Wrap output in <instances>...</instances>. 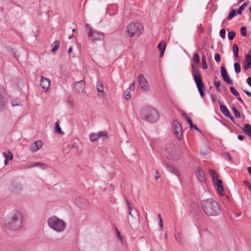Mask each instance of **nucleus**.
I'll list each match as a JSON object with an SVG mask.
<instances>
[{
    "label": "nucleus",
    "mask_w": 251,
    "mask_h": 251,
    "mask_svg": "<svg viewBox=\"0 0 251 251\" xmlns=\"http://www.w3.org/2000/svg\"><path fill=\"white\" fill-rule=\"evenodd\" d=\"M244 92L249 97H251V93L247 90H244Z\"/></svg>",
    "instance_id": "55"
},
{
    "label": "nucleus",
    "mask_w": 251,
    "mask_h": 251,
    "mask_svg": "<svg viewBox=\"0 0 251 251\" xmlns=\"http://www.w3.org/2000/svg\"><path fill=\"white\" fill-rule=\"evenodd\" d=\"M43 143L41 140H37L34 142L31 146L30 150L32 152H36L42 148Z\"/></svg>",
    "instance_id": "14"
},
{
    "label": "nucleus",
    "mask_w": 251,
    "mask_h": 251,
    "mask_svg": "<svg viewBox=\"0 0 251 251\" xmlns=\"http://www.w3.org/2000/svg\"><path fill=\"white\" fill-rule=\"evenodd\" d=\"M247 3L246 2H244L241 5L238 9L237 11V13L238 14L241 15L242 14V11L245 8V7L247 6Z\"/></svg>",
    "instance_id": "33"
},
{
    "label": "nucleus",
    "mask_w": 251,
    "mask_h": 251,
    "mask_svg": "<svg viewBox=\"0 0 251 251\" xmlns=\"http://www.w3.org/2000/svg\"><path fill=\"white\" fill-rule=\"evenodd\" d=\"M244 184L246 186H247L250 190L251 191V184L247 180H244V182H243Z\"/></svg>",
    "instance_id": "51"
},
{
    "label": "nucleus",
    "mask_w": 251,
    "mask_h": 251,
    "mask_svg": "<svg viewBox=\"0 0 251 251\" xmlns=\"http://www.w3.org/2000/svg\"><path fill=\"white\" fill-rule=\"evenodd\" d=\"M220 36L223 39H225L226 37V30L224 29H222L220 31Z\"/></svg>",
    "instance_id": "47"
},
{
    "label": "nucleus",
    "mask_w": 251,
    "mask_h": 251,
    "mask_svg": "<svg viewBox=\"0 0 251 251\" xmlns=\"http://www.w3.org/2000/svg\"><path fill=\"white\" fill-rule=\"evenodd\" d=\"M142 119L149 122H154L159 118L157 111L153 108L150 106H145L140 110Z\"/></svg>",
    "instance_id": "4"
},
{
    "label": "nucleus",
    "mask_w": 251,
    "mask_h": 251,
    "mask_svg": "<svg viewBox=\"0 0 251 251\" xmlns=\"http://www.w3.org/2000/svg\"><path fill=\"white\" fill-rule=\"evenodd\" d=\"M116 235H117L118 238H119V239L120 240L121 242L123 243V236L121 235L120 232H119V231L118 230L117 228H116Z\"/></svg>",
    "instance_id": "45"
},
{
    "label": "nucleus",
    "mask_w": 251,
    "mask_h": 251,
    "mask_svg": "<svg viewBox=\"0 0 251 251\" xmlns=\"http://www.w3.org/2000/svg\"><path fill=\"white\" fill-rule=\"evenodd\" d=\"M22 189V188L21 186H19V188H15V189H12V191L14 193H19L21 190Z\"/></svg>",
    "instance_id": "50"
},
{
    "label": "nucleus",
    "mask_w": 251,
    "mask_h": 251,
    "mask_svg": "<svg viewBox=\"0 0 251 251\" xmlns=\"http://www.w3.org/2000/svg\"><path fill=\"white\" fill-rule=\"evenodd\" d=\"M247 83L251 87V77H249L247 78Z\"/></svg>",
    "instance_id": "53"
},
{
    "label": "nucleus",
    "mask_w": 251,
    "mask_h": 251,
    "mask_svg": "<svg viewBox=\"0 0 251 251\" xmlns=\"http://www.w3.org/2000/svg\"><path fill=\"white\" fill-rule=\"evenodd\" d=\"M75 89L78 93L82 92L84 89L85 83L83 80L77 81L75 83Z\"/></svg>",
    "instance_id": "15"
},
{
    "label": "nucleus",
    "mask_w": 251,
    "mask_h": 251,
    "mask_svg": "<svg viewBox=\"0 0 251 251\" xmlns=\"http://www.w3.org/2000/svg\"><path fill=\"white\" fill-rule=\"evenodd\" d=\"M241 35L245 37L247 36V29L245 26H242L240 29Z\"/></svg>",
    "instance_id": "42"
},
{
    "label": "nucleus",
    "mask_w": 251,
    "mask_h": 251,
    "mask_svg": "<svg viewBox=\"0 0 251 251\" xmlns=\"http://www.w3.org/2000/svg\"><path fill=\"white\" fill-rule=\"evenodd\" d=\"M165 167L168 169V170L172 173L175 174L177 176H179L180 174L179 172L175 169L173 166L169 165L167 163H164Z\"/></svg>",
    "instance_id": "22"
},
{
    "label": "nucleus",
    "mask_w": 251,
    "mask_h": 251,
    "mask_svg": "<svg viewBox=\"0 0 251 251\" xmlns=\"http://www.w3.org/2000/svg\"><path fill=\"white\" fill-rule=\"evenodd\" d=\"M248 171L249 173L251 175V167H248Z\"/></svg>",
    "instance_id": "64"
},
{
    "label": "nucleus",
    "mask_w": 251,
    "mask_h": 251,
    "mask_svg": "<svg viewBox=\"0 0 251 251\" xmlns=\"http://www.w3.org/2000/svg\"><path fill=\"white\" fill-rule=\"evenodd\" d=\"M72 51H73V48H72V47H70V48H69V49L68 53H69V54H70V53H72Z\"/></svg>",
    "instance_id": "62"
},
{
    "label": "nucleus",
    "mask_w": 251,
    "mask_h": 251,
    "mask_svg": "<svg viewBox=\"0 0 251 251\" xmlns=\"http://www.w3.org/2000/svg\"><path fill=\"white\" fill-rule=\"evenodd\" d=\"M230 91L235 96L238 97L239 96V93L233 87H230Z\"/></svg>",
    "instance_id": "38"
},
{
    "label": "nucleus",
    "mask_w": 251,
    "mask_h": 251,
    "mask_svg": "<svg viewBox=\"0 0 251 251\" xmlns=\"http://www.w3.org/2000/svg\"><path fill=\"white\" fill-rule=\"evenodd\" d=\"M193 61L197 64H199L200 63V57L199 54L197 53H196L194 54Z\"/></svg>",
    "instance_id": "35"
},
{
    "label": "nucleus",
    "mask_w": 251,
    "mask_h": 251,
    "mask_svg": "<svg viewBox=\"0 0 251 251\" xmlns=\"http://www.w3.org/2000/svg\"><path fill=\"white\" fill-rule=\"evenodd\" d=\"M173 130L174 134L176 138L180 140L182 138V127L181 125L177 121H175L173 122Z\"/></svg>",
    "instance_id": "11"
},
{
    "label": "nucleus",
    "mask_w": 251,
    "mask_h": 251,
    "mask_svg": "<svg viewBox=\"0 0 251 251\" xmlns=\"http://www.w3.org/2000/svg\"><path fill=\"white\" fill-rule=\"evenodd\" d=\"M12 106H20L21 105V101L19 99L12 100L11 101Z\"/></svg>",
    "instance_id": "28"
},
{
    "label": "nucleus",
    "mask_w": 251,
    "mask_h": 251,
    "mask_svg": "<svg viewBox=\"0 0 251 251\" xmlns=\"http://www.w3.org/2000/svg\"><path fill=\"white\" fill-rule=\"evenodd\" d=\"M235 36V32L234 31H231L228 32V38L229 40H232Z\"/></svg>",
    "instance_id": "41"
},
{
    "label": "nucleus",
    "mask_w": 251,
    "mask_h": 251,
    "mask_svg": "<svg viewBox=\"0 0 251 251\" xmlns=\"http://www.w3.org/2000/svg\"><path fill=\"white\" fill-rule=\"evenodd\" d=\"M214 85L215 86V87L216 88L217 91L219 92L220 91L219 87L220 86V80L214 81Z\"/></svg>",
    "instance_id": "43"
},
{
    "label": "nucleus",
    "mask_w": 251,
    "mask_h": 251,
    "mask_svg": "<svg viewBox=\"0 0 251 251\" xmlns=\"http://www.w3.org/2000/svg\"><path fill=\"white\" fill-rule=\"evenodd\" d=\"M195 173L198 179L201 182H204L205 180V176L203 171L200 167H197L195 169Z\"/></svg>",
    "instance_id": "17"
},
{
    "label": "nucleus",
    "mask_w": 251,
    "mask_h": 251,
    "mask_svg": "<svg viewBox=\"0 0 251 251\" xmlns=\"http://www.w3.org/2000/svg\"><path fill=\"white\" fill-rule=\"evenodd\" d=\"M159 226H160V228H161V229H162V228H163V220L159 221Z\"/></svg>",
    "instance_id": "57"
},
{
    "label": "nucleus",
    "mask_w": 251,
    "mask_h": 251,
    "mask_svg": "<svg viewBox=\"0 0 251 251\" xmlns=\"http://www.w3.org/2000/svg\"><path fill=\"white\" fill-rule=\"evenodd\" d=\"M201 205L204 213L208 216H216L221 213V209L218 203L211 199L202 201Z\"/></svg>",
    "instance_id": "2"
},
{
    "label": "nucleus",
    "mask_w": 251,
    "mask_h": 251,
    "mask_svg": "<svg viewBox=\"0 0 251 251\" xmlns=\"http://www.w3.org/2000/svg\"><path fill=\"white\" fill-rule=\"evenodd\" d=\"M209 173L211 176L212 177L214 181H215V179L217 180V179H218V176L214 170H210Z\"/></svg>",
    "instance_id": "32"
},
{
    "label": "nucleus",
    "mask_w": 251,
    "mask_h": 251,
    "mask_svg": "<svg viewBox=\"0 0 251 251\" xmlns=\"http://www.w3.org/2000/svg\"><path fill=\"white\" fill-rule=\"evenodd\" d=\"M220 109L225 116L229 118L231 120L233 119V117L230 116V113L229 110L225 105L221 104L220 105Z\"/></svg>",
    "instance_id": "19"
},
{
    "label": "nucleus",
    "mask_w": 251,
    "mask_h": 251,
    "mask_svg": "<svg viewBox=\"0 0 251 251\" xmlns=\"http://www.w3.org/2000/svg\"><path fill=\"white\" fill-rule=\"evenodd\" d=\"M183 116L184 117V118L186 119V120L187 121V122L188 123L191 129H195L196 130H199V129L198 128L197 126L195 125H194L193 124V122H192V120L188 117V116L186 115V114H183Z\"/></svg>",
    "instance_id": "23"
},
{
    "label": "nucleus",
    "mask_w": 251,
    "mask_h": 251,
    "mask_svg": "<svg viewBox=\"0 0 251 251\" xmlns=\"http://www.w3.org/2000/svg\"><path fill=\"white\" fill-rule=\"evenodd\" d=\"M238 139L240 140H242L244 139V136L242 135H238V137H237Z\"/></svg>",
    "instance_id": "60"
},
{
    "label": "nucleus",
    "mask_w": 251,
    "mask_h": 251,
    "mask_svg": "<svg viewBox=\"0 0 251 251\" xmlns=\"http://www.w3.org/2000/svg\"><path fill=\"white\" fill-rule=\"evenodd\" d=\"M202 68L203 70H206L208 68V65L206 61L205 57L204 55L202 56Z\"/></svg>",
    "instance_id": "29"
},
{
    "label": "nucleus",
    "mask_w": 251,
    "mask_h": 251,
    "mask_svg": "<svg viewBox=\"0 0 251 251\" xmlns=\"http://www.w3.org/2000/svg\"><path fill=\"white\" fill-rule=\"evenodd\" d=\"M23 222L22 213L18 210H14L6 215L4 225L10 230L17 231L22 227Z\"/></svg>",
    "instance_id": "1"
},
{
    "label": "nucleus",
    "mask_w": 251,
    "mask_h": 251,
    "mask_svg": "<svg viewBox=\"0 0 251 251\" xmlns=\"http://www.w3.org/2000/svg\"><path fill=\"white\" fill-rule=\"evenodd\" d=\"M160 177V175L158 171H156L155 175V179H157Z\"/></svg>",
    "instance_id": "56"
},
{
    "label": "nucleus",
    "mask_w": 251,
    "mask_h": 251,
    "mask_svg": "<svg viewBox=\"0 0 251 251\" xmlns=\"http://www.w3.org/2000/svg\"><path fill=\"white\" fill-rule=\"evenodd\" d=\"M232 51L234 53V57L235 58H237L238 57L239 49L237 45L236 44L233 45Z\"/></svg>",
    "instance_id": "26"
},
{
    "label": "nucleus",
    "mask_w": 251,
    "mask_h": 251,
    "mask_svg": "<svg viewBox=\"0 0 251 251\" xmlns=\"http://www.w3.org/2000/svg\"><path fill=\"white\" fill-rule=\"evenodd\" d=\"M48 226L57 233L64 232L67 227L66 223L56 216H52L47 221Z\"/></svg>",
    "instance_id": "3"
},
{
    "label": "nucleus",
    "mask_w": 251,
    "mask_h": 251,
    "mask_svg": "<svg viewBox=\"0 0 251 251\" xmlns=\"http://www.w3.org/2000/svg\"><path fill=\"white\" fill-rule=\"evenodd\" d=\"M214 59L217 62H219L221 60V56L218 53H216L214 55Z\"/></svg>",
    "instance_id": "49"
},
{
    "label": "nucleus",
    "mask_w": 251,
    "mask_h": 251,
    "mask_svg": "<svg viewBox=\"0 0 251 251\" xmlns=\"http://www.w3.org/2000/svg\"><path fill=\"white\" fill-rule=\"evenodd\" d=\"M166 156L169 159L175 161L179 158V152L175 147L166 149Z\"/></svg>",
    "instance_id": "8"
},
{
    "label": "nucleus",
    "mask_w": 251,
    "mask_h": 251,
    "mask_svg": "<svg viewBox=\"0 0 251 251\" xmlns=\"http://www.w3.org/2000/svg\"><path fill=\"white\" fill-rule=\"evenodd\" d=\"M243 130L251 138V125L246 124L244 126Z\"/></svg>",
    "instance_id": "24"
},
{
    "label": "nucleus",
    "mask_w": 251,
    "mask_h": 251,
    "mask_svg": "<svg viewBox=\"0 0 251 251\" xmlns=\"http://www.w3.org/2000/svg\"><path fill=\"white\" fill-rule=\"evenodd\" d=\"M4 93V88L0 84V99L3 98V96Z\"/></svg>",
    "instance_id": "46"
},
{
    "label": "nucleus",
    "mask_w": 251,
    "mask_h": 251,
    "mask_svg": "<svg viewBox=\"0 0 251 251\" xmlns=\"http://www.w3.org/2000/svg\"><path fill=\"white\" fill-rule=\"evenodd\" d=\"M60 42L58 41H54L52 44V52L53 53H55L56 50L58 49L59 46Z\"/></svg>",
    "instance_id": "25"
},
{
    "label": "nucleus",
    "mask_w": 251,
    "mask_h": 251,
    "mask_svg": "<svg viewBox=\"0 0 251 251\" xmlns=\"http://www.w3.org/2000/svg\"><path fill=\"white\" fill-rule=\"evenodd\" d=\"M166 45L164 41L160 42L157 46V48L160 52V57H162L164 54L166 49Z\"/></svg>",
    "instance_id": "21"
},
{
    "label": "nucleus",
    "mask_w": 251,
    "mask_h": 251,
    "mask_svg": "<svg viewBox=\"0 0 251 251\" xmlns=\"http://www.w3.org/2000/svg\"><path fill=\"white\" fill-rule=\"evenodd\" d=\"M8 155H9V160H12L13 159V155H12V154L11 153V152H8Z\"/></svg>",
    "instance_id": "59"
},
{
    "label": "nucleus",
    "mask_w": 251,
    "mask_h": 251,
    "mask_svg": "<svg viewBox=\"0 0 251 251\" xmlns=\"http://www.w3.org/2000/svg\"><path fill=\"white\" fill-rule=\"evenodd\" d=\"M97 90L99 92L104 93L103 84L101 82L98 81L97 84Z\"/></svg>",
    "instance_id": "27"
},
{
    "label": "nucleus",
    "mask_w": 251,
    "mask_h": 251,
    "mask_svg": "<svg viewBox=\"0 0 251 251\" xmlns=\"http://www.w3.org/2000/svg\"><path fill=\"white\" fill-rule=\"evenodd\" d=\"M85 27L88 39L91 41L96 42L103 40L104 35L102 32L94 29L88 24L85 25Z\"/></svg>",
    "instance_id": "6"
},
{
    "label": "nucleus",
    "mask_w": 251,
    "mask_h": 251,
    "mask_svg": "<svg viewBox=\"0 0 251 251\" xmlns=\"http://www.w3.org/2000/svg\"><path fill=\"white\" fill-rule=\"evenodd\" d=\"M39 165H43V169H46L47 168V165L46 164L41 162L33 163L29 167L39 166Z\"/></svg>",
    "instance_id": "30"
},
{
    "label": "nucleus",
    "mask_w": 251,
    "mask_h": 251,
    "mask_svg": "<svg viewBox=\"0 0 251 251\" xmlns=\"http://www.w3.org/2000/svg\"><path fill=\"white\" fill-rule=\"evenodd\" d=\"M108 138V133L106 131H100L98 133H92L89 135V138L91 141L95 142L99 139L101 138L104 140Z\"/></svg>",
    "instance_id": "9"
},
{
    "label": "nucleus",
    "mask_w": 251,
    "mask_h": 251,
    "mask_svg": "<svg viewBox=\"0 0 251 251\" xmlns=\"http://www.w3.org/2000/svg\"><path fill=\"white\" fill-rule=\"evenodd\" d=\"M215 184L217 185V190L219 194L221 195H223L224 194V189L222 181L219 179H217V181L215 182Z\"/></svg>",
    "instance_id": "20"
},
{
    "label": "nucleus",
    "mask_w": 251,
    "mask_h": 251,
    "mask_svg": "<svg viewBox=\"0 0 251 251\" xmlns=\"http://www.w3.org/2000/svg\"><path fill=\"white\" fill-rule=\"evenodd\" d=\"M75 203L81 209H86L89 205V202L87 199L79 197L75 199Z\"/></svg>",
    "instance_id": "12"
},
{
    "label": "nucleus",
    "mask_w": 251,
    "mask_h": 251,
    "mask_svg": "<svg viewBox=\"0 0 251 251\" xmlns=\"http://www.w3.org/2000/svg\"><path fill=\"white\" fill-rule=\"evenodd\" d=\"M125 98L126 100H129L130 98V92L129 91H126L125 92Z\"/></svg>",
    "instance_id": "48"
},
{
    "label": "nucleus",
    "mask_w": 251,
    "mask_h": 251,
    "mask_svg": "<svg viewBox=\"0 0 251 251\" xmlns=\"http://www.w3.org/2000/svg\"><path fill=\"white\" fill-rule=\"evenodd\" d=\"M234 70L236 73H239L241 71V67L238 63H235L234 64Z\"/></svg>",
    "instance_id": "36"
},
{
    "label": "nucleus",
    "mask_w": 251,
    "mask_h": 251,
    "mask_svg": "<svg viewBox=\"0 0 251 251\" xmlns=\"http://www.w3.org/2000/svg\"><path fill=\"white\" fill-rule=\"evenodd\" d=\"M221 74L223 78V79L226 83L229 84H233V81L230 78V77L228 75L226 70L224 66H222L221 67Z\"/></svg>",
    "instance_id": "13"
},
{
    "label": "nucleus",
    "mask_w": 251,
    "mask_h": 251,
    "mask_svg": "<svg viewBox=\"0 0 251 251\" xmlns=\"http://www.w3.org/2000/svg\"><path fill=\"white\" fill-rule=\"evenodd\" d=\"M3 155L4 156H5L6 157V159H5V160L4 161V164L5 165H6L8 163V158L7 157V155L6 153H3Z\"/></svg>",
    "instance_id": "52"
},
{
    "label": "nucleus",
    "mask_w": 251,
    "mask_h": 251,
    "mask_svg": "<svg viewBox=\"0 0 251 251\" xmlns=\"http://www.w3.org/2000/svg\"><path fill=\"white\" fill-rule=\"evenodd\" d=\"M55 130L57 132L60 133V134H64V133L63 132H62L61 128H60V127L59 126V123L58 121H57L55 123Z\"/></svg>",
    "instance_id": "31"
},
{
    "label": "nucleus",
    "mask_w": 251,
    "mask_h": 251,
    "mask_svg": "<svg viewBox=\"0 0 251 251\" xmlns=\"http://www.w3.org/2000/svg\"><path fill=\"white\" fill-rule=\"evenodd\" d=\"M50 80L49 78L41 76L40 80V86L41 87L45 90V91H47L50 86Z\"/></svg>",
    "instance_id": "16"
},
{
    "label": "nucleus",
    "mask_w": 251,
    "mask_h": 251,
    "mask_svg": "<svg viewBox=\"0 0 251 251\" xmlns=\"http://www.w3.org/2000/svg\"><path fill=\"white\" fill-rule=\"evenodd\" d=\"M143 25L139 23H130L128 24L126 28V33L129 37L134 35H140L143 31Z\"/></svg>",
    "instance_id": "7"
},
{
    "label": "nucleus",
    "mask_w": 251,
    "mask_h": 251,
    "mask_svg": "<svg viewBox=\"0 0 251 251\" xmlns=\"http://www.w3.org/2000/svg\"><path fill=\"white\" fill-rule=\"evenodd\" d=\"M191 67L192 70V75L194 77L195 82L197 85L201 96L203 98L204 95L203 92L204 85L201 78V74L199 69L193 64H191Z\"/></svg>",
    "instance_id": "5"
},
{
    "label": "nucleus",
    "mask_w": 251,
    "mask_h": 251,
    "mask_svg": "<svg viewBox=\"0 0 251 251\" xmlns=\"http://www.w3.org/2000/svg\"><path fill=\"white\" fill-rule=\"evenodd\" d=\"M232 110L236 118H239L240 117V113L238 110L234 107H232Z\"/></svg>",
    "instance_id": "40"
},
{
    "label": "nucleus",
    "mask_w": 251,
    "mask_h": 251,
    "mask_svg": "<svg viewBox=\"0 0 251 251\" xmlns=\"http://www.w3.org/2000/svg\"><path fill=\"white\" fill-rule=\"evenodd\" d=\"M157 217H158L159 221L162 220V217H161V214L160 213H158L157 214Z\"/></svg>",
    "instance_id": "61"
},
{
    "label": "nucleus",
    "mask_w": 251,
    "mask_h": 251,
    "mask_svg": "<svg viewBox=\"0 0 251 251\" xmlns=\"http://www.w3.org/2000/svg\"><path fill=\"white\" fill-rule=\"evenodd\" d=\"M175 238L176 240L180 243L182 242V235L180 233H176L175 234Z\"/></svg>",
    "instance_id": "37"
},
{
    "label": "nucleus",
    "mask_w": 251,
    "mask_h": 251,
    "mask_svg": "<svg viewBox=\"0 0 251 251\" xmlns=\"http://www.w3.org/2000/svg\"><path fill=\"white\" fill-rule=\"evenodd\" d=\"M129 88L130 90H133L135 88V83L133 82L132 84H131Z\"/></svg>",
    "instance_id": "54"
},
{
    "label": "nucleus",
    "mask_w": 251,
    "mask_h": 251,
    "mask_svg": "<svg viewBox=\"0 0 251 251\" xmlns=\"http://www.w3.org/2000/svg\"><path fill=\"white\" fill-rule=\"evenodd\" d=\"M4 107V104L2 102H0V110L3 109Z\"/></svg>",
    "instance_id": "58"
},
{
    "label": "nucleus",
    "mask_w": 251,
    "mask_h": 251,
    "mask_svg": "<svg viewBox=\"0 0 251 251\" xmlns=\"http://www.w3.org/2000/svg\"><path fill=\"white\" fill-rule=\"evenodd\" d=\"M138 79L141 89L145 92L149 91L150 90V86L145 76L142 74L139 75L138 76Z\"/></svg>",
    "instance_id": "10"
},
{
    "label": "nucleus",
    "mask_w": 251,
    "mask_h": 251,
    "mask_svg": "<svg viewBox=\"0 0 251 251\" xmlns=\"http://www.w3.org/2000/svg\"><path fill=\"white\" fill-rule=\"evenodd\" d=\"M211 100H212V102H215V98H214V97H213V95H211Z\"/></svg>",
    "instance_id": "63"
},
{
    "label": "nucleus",
    "mask_w": 251,
    "mask_h": 251,
    "mask_svg": "<svg viewBox=\"0 0 251 251\" xmlns=\"http://www.w3.org/2000/svg\"><path fill=\"white\" fill-rule=\"evenodd\" d=\"M251 68V55L248 54L246 56V59L243 61V69L247 71Z\"/></svg>",
    "instance_id": "18"
},
{
    "label": "nucleus",
    "mask_w": 251,
    "mask_h": 251,
    "mask_svg": "<svg viewBox=\"0 0 251 251\" xmlns=\"http://www.w3.org/2000/svg\"><path fill=\"white\" fill-rule=\"evenodd\" d=\"M236 10L235 9H233L231 11L230 13L228 14L227 19L230 20L235 15Z\"/></svg>",
    "instance_id": "39"
},
{
    "label": "nucleus",
    "mask_w": 251,
    "mask_h": 251,
    "mask_svg": "<svg viewBox=\"0 0 251 251\" xmlns=\"http://www.w3.org/2000/svg\"><path fill=\"white\" fill-rule=\"evenodd\" d=\"M126 203H127V207H128V214L130 216H131L132 217H133V216L131 213V211H132V206H131V204L130 203H129V201L126 200Z\"/></svg>",
    "instance_id": "34"
},
{
    "label": "nucleus",
    "mask_w": 251,
    "mask_h": 251,
    "mask_svg": "<svg viewBox=\"0 0 251 251\" xmlns=\"http://www.w3.org/2000/svg\"><path fill=\"white\" fill-rule=\"evenodd\" d=\"M223 156L226 159H228L229 160H231V157L229 153H228L227 152H224L223 153Z\"/></svg>",
    "instance_id": "44"
}]
</instances>
